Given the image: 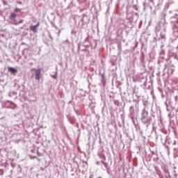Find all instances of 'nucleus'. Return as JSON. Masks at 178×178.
Masks as SVG:
<instances>
[{
	"label": "nucleus",
	"mask_w": 178,
	"mask_h": 178,
	"mask_svg": "<svg viewBox=\"0 0 178 178\" xmlns=\"http://www.w3.org/2000/svg\"><path fill=\"white\" fill-rule=\"evenodd\" d=\"M42 70V69L39 68L38 70H35V80H40V76H41V71Z\"/></svg>",
	"instance_id": "f257e3e1"
},
{
	"label": "nucleus",
	"mask_w": 178,
	"mask_h": 178,
	"mask_svg": "<svg viewBox=\"0 0 178 178\" xmlns=\"http://www.w3.org/2000/svg\"><path fill=\"white\" fill-rule=\"evenodd\" d=\"M38 26H40V23L39 22L36 25H35V26H31L30 27V30L31 31H33V33H37V27H38Z\"/></svg>",
	"instance_id": "f03ea898"
},
{
	"label": "nucleus",
	"mask_w": 178,
	"mask_h": 178,
	"mask_svg": "<svg viewBox=\"0 0 178 178\" xmlns=\"http://www.w3.org/2000/svg\"><path fill=\"white\" fill-rule=\"evenodd\" d=\"M8 70L11 72V73H17V70L13 67H8Z\"/></svg>",
	"instance_id": "7ed1b4c3"
},
{
	"label": "nucleus",
	"mask_w": 178,
	"mask_h": 178,
	"mask_svg": "<svg viewBox=\"0 0 178 178\" xmlns=\"http://www.w3.org/2000/svg\"><path fill=\"white\" fill-rule=\"evenodd\" d=\"M16 14L15 13H11L10 15V19L12 20L13 19H15V17H16Z\"/></svg>",
	"instance_id": "20e7f679"
},
{
	"label": "nucleus",
	"mask_w": 178,
	"mask_h": 178,
	"mask_svg": "<svg viewBox=\"0 0 178 178\" xmlns=\"http://www.w3.org/2000/svg\"><path fill=\"white\" fill-rule=\"evenodd\" d=\"M3 170L0 169V176H3Z\"/></svg>",
	"instance_id": "39448f33"
},
{
	"label": "nucleus",
	"mask_w": 178,
	"mask_h": 178,
	"mask_svg": "<svg viewBox=\"0 0 178 178\" xmlns=\"http://www.w3.org/2000/svg\"><path fill=\"white\" fill-rule=\"evenodd\" d=\"M23 22H24L23 19L19 20V22L15 24H22V23H23Z\"/></svg>",
	"instance_id": "423d86ee"
},
{
	"label": "nucleus",
	"mask_w": 178,
	"mask_h": 178,
	"mask_svg": "<svg viewBox=\"0 0 178 178\" xmlns=\"http://www.w3.org/2000/svg\"><path fill=\"white\" fill-rule=\"evenodd\" d=\"M17 10H19L18 8H15V11L17 12Z\"/></svg>",
	"instance_id": "0eeeda50"
},
{
	"label": "nucleus",
	"mask_w": 178,
	"mask_h": 178,
	"mask_svg": "<svg viewBox=\"0 0 178 178\" xmlns=\"http://www.w3.org/2000/svg\"><path fill=\"white\" fill-rule=\"evenodd\" d=\"M143 119H145V117H142V120H143Z\"/></svg>",
	"instance_id": "6e6552de"
}]
</instances>
